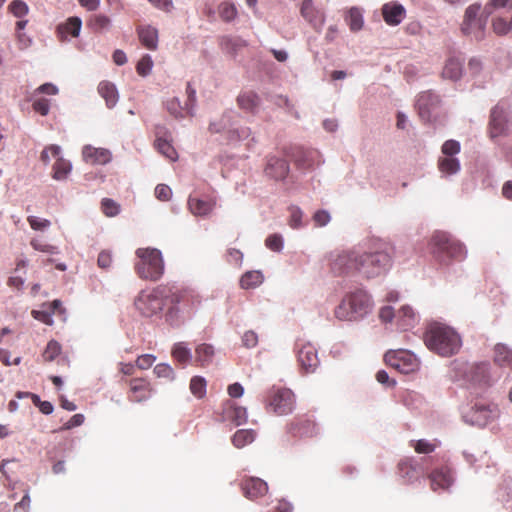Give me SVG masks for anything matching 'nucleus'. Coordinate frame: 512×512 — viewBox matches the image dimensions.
<instances>
[{"instance_id":"obj_9","label":"nucleus","mask_w":512,"mask_h":512,"mask_svg":"<svg viewBox=\"0 0 512 512\" xmlns=\"http://www.w3.org/2000/svg\"><path fill=\"white\" fill-rule=\"evenodd\" d=\"M384 360L387 365L402 374L414 372L419 367V361L416 356L403 349L388 351L384 356Z\"/></svg>"},{"instance_id":"obj_54","label":"nucleus","mask_w":512,"mask_h":512,"mask_svg":"<svg viewBox=\"0 0 512 512\" xmlns=\"http://www.w3.org/2000/svg\"><path fill=\"white\" fill-rule=\"evenodd\" d=\"M219 13L224 21L230 22L233 19H235L237 15V10L233 4L223 3L220 6Z\"/></svg>"},{"instance_id":"obj_6","label":"nucleus","mask_w":512,"mask_h":512,"mask_svg":"<svg viewBox=\"0 0 512 512\" xmlns=\"http://www.w3.org/2000/svg\"><path fill=\"white\" fill-rule=\"evenodd\" d=\"M462 419L465 423L485 427L499 416V410L496 404H486L483 402H475L461 409Z\"/></svg>"},{"instance_id":"obj_49","label":"nucleus","mask_w":512,"mask_h":512,"mask_svg":"<svg viewBox=\"0 0 512 512\" xmlns=\"http://www.w3.org/2000/svg\"><path fill=\"white\" fill-rule=\"evenodd\" d=\"M186 93H187V101L185 103V109L187 110V113L189 115L193 116L194 110L196 107L197 97H196V90L192 87V85L190 83H187Z\"/></svg>"},{"instance_id":"obj_21","label":"nucleus","mask_w":512,"mask_h":512,"mask_svg":"<svg viewBox=\"0 0 512 512\" xmlns=\"http://www.w3.org/2000/svg\"><path fill=\"white\" fill-rule=\"evenodd\" d=\"M430 458H421V462L414 460L413 458H408L399 463V473L402 478H406L407 480H412L416 478L418 475L424 473V463H426Z\"/></svg>"},{"instance_id":"obj_41","label":"nucleus","mask_w":512,"mask_h":512,"mask_svg":"<svg viewBox=\"0 0 512 512\" xmlns=\"http://www.w3.org/2000/svg\"><path fill=\"white\" fill-rule=\"evenodd\" d=\"M72 165L69 161L63 159L60 155L56 158L53 166V178L56 180H63L71 171Z\"/></svg>"},{"instance_id":"obj_53","label":"nucleus","mask_w":512,"mask_h":512,"mask_svg":"<svg viewBox=\"0 0 512 512\" xmlns=\"http://www.w3.org/2000/svg\"><path fill=\"white\" fill-rule=\"evenodd\" d=\"M101 205H102L103 213L108 217H114L120 211L119 205L114 200L109 199V198H104L102 200Z\"/></svg>"},{"instance_id":"obj_56","label":"nucleus","mask_w":512,"mask_h":512,"mask_svg":"<svg viewBox=\"0 0 512 512\" xmlns=\"http://www.w3.org/2000/svg\"><path fill=\"white\" fill-rule=\"evenodd\" d=\"M168 112L173 115L175 118L183 117L184 108L181 106L178 98H173L169 100L166 104Z\"/></svg>"},{"instance_id":"obj_15","label":"nucleus","mask_w":512,"mask_h":512,"mask_svg":"<svg viewBox=\"0 0 512 512\" xmlns=\"http://www.w3.org/2000/svg\"><path fill=\"white\" fill-rule=\"evenodd\" d=\"M463 369V377L475 384H486L489 380V364L486 362L481 363H461Z\"/></svg>"},{"instance_id":"obj_58","label":"nucleus","mask_w":512,"mask_h":512,"mask_svg":"<svg viewBox=\"0 0 512 512\" xmlns=\"http://www.w3.org/2000/svg\"><path fill=\"white\" fill-rule=\"evenodd\" d=\"M331 220L330 213L327 210H318L313 215V221L316 226L324 227Z\"/></svg>"},{"instance_id":"obj_27","label":"nucleus","mask_w":512,"mask_h":512,"mask_svg":"<svg viewBox=\"0 0 512 512\" xmlns=\"http://www.w3.org/2000/svg\"><path fill=\"white\" fill-rule=\"evenodd\" d=\"M214 202L199 198L189 197L188 207L195 216H207L214 208Z\"/></svg>"},{"instance_id":"obj_25","label":"nucleus","mask_w":512,"mask_h":512,"mask_svg":"<svg viewBox=\"0 0 512 512\" xmlns=\"http://www.w3.org/2000/svg\"><path fill=\"white\" fill-rule=\"evenodd\" d=\"M463 73V60L458 57H450L443 68L442 76L451 81H457Z\"/></svg>"},{"instance_id":"obj_51","label":"nucleus","mask_w":512,"mask_h":512,"mask_svg":"<svg viewBox=\"0 0 512 512\" xmlns=\"http://www.w3.org/2000/svg\"><path fill=\"white\" fill-rule=\"evenodd\" d=\"M303 212L299 207L292 206L290 208V220L289 225L293 229H298L304 226L303 221Z\"/></svg>"},{"instance_id":"obj_60","label":"nucleus","mask_w":512,"mask_h":512,"mask_svg":"<svg viewBox=\"0 0 512 512\" xmlns=\"http://www.w3.org/2000/svg\"><path fill=\"white\" fill-rule=\"evenodd\" d=\"M172 195V190L165 184H159L155 188V196L160 201H168Z\"/></svg>"},{"instance_id":"obj_23","label":"nucleus","mask_w":512,"mask_h":512,"mask_svg":"<svg viewBox=\"0 0 512 512\" xmlns=\"http://www.w3.org/2000/svg\"><path fill=\"white\" fill-rule=\"evenodd\" d=\"M398 325L404 329H410L419 322V315L409 305L400 308L396 315Z\"/></svg>"},{"instance_id":"obj_36","label":"nucleus","mask_w":512,"mask_h":512,"mask_svg":"<svg viewBox=\"0 0 512 512\" xmlns=\"http://www.w3.org/2000/svg\"><path fill=\"white\" fill-rule=\"evenodd\" d=\"M226 416L235 425L240 426L247 421V409L245 407L236 406L229 403V407L226 410Z\"/></svg>"},{"instance_id":"obj_4","label":"nucleus","mask_w":512,"mask_h":512,"mask_svg":"<svg viewBox=\"0 0 512 512\" xmlns=\"http://www.w3.org/2000/svg\"><path fill=\"white\" fill-rule=\"evenodd\" d=\"M431 253L440 262L448 259L461 260L466 256L465 246L449 233L436 231L430 240Z\"/></svg>"},{"instance_id":"obj_28","label":"nucleus","mask_w":512,"mask_h":512,"mask_svg":"<svg viewBox=\"0 0 512 512\" xmlns=\"http://www.w3.org/2000/svg\"><path fill=\"white\" fill-rule=\"evenodd\" d=\"M138 35L141 43L150 50H155L158 46V31L151 26L138 29Z\"/></svg>"},{"instance_id":"obj_61","label":"nucleus","mask_w":512,"mask_h":512,"mask_svg":"<svg viewBox=\"0 0 512 512\" xmlns=\"http://www.w3.org/2000/svg\"><path fill=\"white\" fill-rule=\"evenodd\" d=\"M156 357L152 354H143L139 356L136 360V365L139 369H148L155 362Z\"/></svg>"},{"instance_id":"obj_30","label":"nucleus","mask_w":512,"mask_h":512,"mask_svg":"<svg viewBox=\"0 0 512 512\" xmlns=\"http://www.w3.org/2000/svg\"><path fill=\"white\" fill-rule=\"evenodd\" d=\"M172 357L181 365L186 366L191 362L193 355L191 349L185 342H177L171 349Z\"/></svg>"},{"instance_id":"obj_55","label":"nucleus","mask_w":512,"mask_h":512,"mask_svg":"<svg viewBox=\"0 0 512 512\" xmlns=\"http://www.w3.org/2000/svg\"><path fill=\"white\" fill-rule=\"evenodd\" d=\"M27 221L33 230L43 231L50 227L51 222L48 219L39 218L36 216H29Z\"/></svg>"},{"instance_id":"obj_8","label":"nucleus","mask_w":512,"mask_h":512,"mask_svg":"<svg viewBox=\"0 0 512 512\" xmlns=\"http://www.w3.org/2000/svg\"><path fill=\"white\" fill-rule=\"evenodd\" d=\"M360 249L341 251L331 255L330 269L335 276L360 275Z\"/></svg>"},{"instance_id":"obj_1","label":"nucleus","mask_w":512,"mask_h":512,"mask_svg":"<svg viewBox=\"0 0 512 512\" xmlns=\"http://www.w3.org/2000/svg\"><path fill=\"white\" fill-rule=\"evenodd\" d=\"M393 247L386 242H374L369 249H360V276L374 279L386 274L392 266Z\"/></svg>"},{"instance_id":"obj_20","label":"nucleus","mask_w":512,"mask_h":512,"mask_svg":"<svg viewBox=\"0 0 512 512\" xmlns=\"http://www.w3.org/2000/svg\"><path fill=\"white\" fill-rule=\"evenodd\" d=\"M83 159L90 164L105 165L112 159L111 152L105 148L86 145L82 150Z\"/></svg>"},{"instance_id":"obj_34","label":"nucleus","mask_w":512,"mask_h":512,"mask_svg":"<svg viewBox=\"0 0 512 512\" xmlns=\"http://www.w3.org/2000/svg\"><path fill=\"white\" fill-rule=\"evenodd\" d=\"M494 361L502 367H509L512 369V350L502 344L495 346Z\"/></svg>"},{"instance_id":"obj_35","label":"nucleus","mask_w":512,"mask_h":512,"mask_svg":"<svg viewBox=\"0 0 512 512\" xmlns=\"http://www.w3.org/2000/svg\"><path fill=\"white\" fill-rule=\"evenodd\" d=\"M346 22L352 32L360 31L364 26L362 10L358 7H352L348 12Z\"/></svg>"},{"instance_id":"obj_64","label":"nucleus","mask_w":512,"mask_h":512,"mask_svg":"<svg viewBox=\"0 0 512 512\" xmlns=\"http://www.w3.org/2000/svg\"><path fill=\"white\" fill-rule=\"evenodd\" d=\"M394 309L391 306H384L379 311V318L382 322L388 323L391 322L394 318H396Z\"/></svg>"},{"instance_id":"obj_14","label":"nucleus","mask_w":512,"mask_h":512,"mask_svg":"<svg viewBox=\"0 0 512 512\" xmlns=\"http://www.w3.org/2000/svg\"><path fill=\"white\" fill-rule=\"evenodd\" d=\"M508 128L507 109L504 104L498 103L491 110L489 134L491 138L502 136Z\"/></svg>"},{"instance_id":"obj_38","label":"nucleus","mask_w":512,"mask_h":512,"mask_svg":"<svg viewBox=\"0 0 512 512\" xmlns=\"http://www.w3.org/2000/svg\"><path fill=\"white\" fill-rule=\"evenodd\" d=\"M263 282V275L260 271H248L240 279V286L243 289H251Z\"/></svg>"},{"instance_id":"obj_5","label":"nucleus","mask_w":512,"mask_h":512,"mask_svg":"<svg viewBox=\"0 0 512 512\" xmlns=\"http://www.w3.org/2000/svg\"><path fill=\"white\" fill-rule=\"evenodd\" d=\"M139 261L135 268L138 275L147 280L156 281L164 273V261L160 250L155 248H139L136 251Z\"/></svg>"},{"instance_id":"obj_2","label":"nucleus","mask_w":512,"mask_h":512,"mask_svg":"<svg viewBox=\"0 0 512 512\" xmlns=\"http://www.w3.org/2000/svg\"><path fill=\"white\" fill-rule=\"evenodd\" d=\"M423 340L429 350L443 357L456 354L462 346L460 335L452 327L439 322L427 326Z\"/></svg>"},{"instance_id":"obj_33","label":"nucleus","mask_w":512,"mask_h":512,"mask_svg":"<svg viewBox=\"0 0 512 512\" xmlns=\"http://www.w3.org/2000/svg\"><path fill=\"white\" fill-rule=\"evenodd\" d=\"M438 168L445 176L455 175L460 171L461 165L457 157H440Z\"/></svg>"},{"instance_id":"obj_3","label":"nucleus","mask_w":512,"mask_h":512,"mask_svg":"<svg viewBox=\"0 0 512 512\" xmlns=\"http://www.w3.org/2000/svg\"><path fill=\"white\" fill-rule=\"evenodd\" d=\"M372 299L363 289L347 293L335 307L334 316L340 321H360L372 310Z\"/></svg>"},{"instance_id":"obj_7","label":"nucleus","mask_w":512,"mask_h":512,"mask_svg":"<svg viewBox=\"0 0 512 512\" xmlns=\"http://www.w3.org/2000/svg\"><path fill=\"white\" fill-rule=\"evenodd\" d=\"M239 114L234 110H227L223 113L219 120L210 123L209 129L214 133H227L230 141H239L249 138L251 130L248 127L237 126Z\"/></svg>"},{"instance_id":"obj_46","label":"nucleus","mask_w":512,"mask_h":512,"mask_svg":"<svg viewBox=\"0 0 512 512\" xmlns=\"http://www.w3.org/2000/svg\"><path fill=\"white\" fill-rule=\"evenodd\" d=\"M153 68V60L150 55H144L137 63L136 70L140 76H147Z\"/></svg>"},{"instance_id":"obj_42","label":"nucleus","mask_w":512,"mask_h":512,"mask_svg":"<svg viewBox=\"0 0 512 512\" xmlns=\"http://www.w3.org/2000/svg\"><path fill=\"white\" fill-rule=\"evenodd\" d=\"M89 25L95 32H104L111 27V20L106 15L98 14L91 18Z\"/></svg>"},{"instance_id":"obj_39","label":"nucleus","mask_w":512,"mask_h":512,"mask_svg":"<svg viewBox=\"0 0 512 512\" xmlns=\"http://www.w3.org/2000/svg\"><path fill=\"white\" fill-rule=\"evenodd\" d=\"M155 148L159 153L168 158L169 160L175 161L178 158L177 152L170 143V138L156 139L154 143Z\"/></svg>"},{"instance_id":"obj_63","label":"nucleus","mask_w":512,"mask_h":512,"mask_svg":"<svg viewBox=\"0 0 512 512\" xmlns=\"http://www.w3.org/2000/svg\"><path fill=\"white\" fill-rule=\"evenodd\" d=\"M33 109L43 116L47 115L50 110L49 100L45 98L35 100L33 103Z\"/></svg>"},{"instance_id":"obj_37","label":"nucleus","mask_w":512,"mask_h":512,"mask_svg":"<svg viewBox=\"0 0 512 512\" xmlns=\"http://www.w3.org/2000/svg\"><path fill=\"white\" fill-rule=\"evenodd\" d=\"M82 28V20L79 17H70L63 24L58 26L60 34H70L72 37H78Z\"/></svg>"},{"instance_id":"obj_29","label":"nucleus","mask_w":512,"mask_h":512,"mask_svg":"<svg viewBox=\"0 0 512 512\" xmlns=\"http://www.w3.org/2000/svg\"><path fill=\"white\" fill-rule=\"evenodd\" d=\"M98 92L105 100L108 108H113L118 102V92L114 84L103 81L98 85Z\"/></svg>"},{"instance_id":"obj_16","label":"nucleus","mask_w":512,"mask_h":512,"mask_svg":"<svg viewBox=\"0 0 512 512\" xmlns=\"http://www.w3.org/2000/svg\"><path fill=\"white\" fill-rule=\"evenodd\" d=\"M301 15L317 32L322 30L325 23V14L321 9L314 7L313 0H303L301 6Z\"/></svg>"},{"instance_id":"obj_48","label":"nucleus","mask_w":512,"mask_h":512,"mask_svg":"<svg viewBox=\"0 0 512 512\" xmlns=\"http://www.w3.org/2000/svg\"><path fill=\"white\" fill-rule=\"evenodd\" d=\"M460 143L456 140H447L443 143L441 151L443 157H455L460 152Z\"/></svg>"},{"instance_id":"obj_13","label":"nucleus","mask_w":512,"mask_h":512,"mask_svg":"<svg viewBox=\"0 0 512 512\" xmlns=\"http://www.w3.org/2000/svg\"><path fill=\"white\" fill-rule=\"evenodd\" d=\"M269 404L277 415H287L294 409L295 397L290 389H278L271 396Z\"/></svg>"},{"instance_id":"obj_24","label":"nucleus","mask_w":512,"mask_h":512,"mask_svg":"<svg viewBox=\"0 0 512 512\" xmlns=\"http://www.w3.org/2000/svg\"><path fill=\"white\" fill-rule=\"evenodd\" d=\"M149 383L144 379H133L130 382L131 396L133 402H142L150 397Z\"/></svg>"},{"instance_id":"obj_31","label":"nucleus","mask_w":512,"mask_h":512,"mask_svg":"<svg viewBox=\"0 0 512 512\" xmlns=\"http://www.w3.org/2000/svg\"><path fill=\"white\" fill-rule=\"evenodd\" d=\"M237 102L241 109L253 113L260 104V98L255 92L247 91L238 96Z\"/></svg>"},{"instance_id":"obj_26","label":"nucleus","mask_w":512,"mask_h":512,"mask_svg":"<svg viewBox=\"0 0 512 512\" xmlns=\"http://www.w3.org/2000/svg\"><path fill=\"white\" fill-rule=\"evenodd\" d=\"M215 355L213 345L208 343H201L195 347V361L202 367L212 363Z\"/></svg>"},{"instance_id":"obj_12","label":"nucleus","mask_w":512,"mask_h":512,"mask_svg":"<svg viewBox=\"0 0 512 512\" xmlns=\"http://www.w3.org/2000/svg\"><path fill=\"white\" fill-rule=\"evenodd\" d=\"M298 362L301 368L307 372L312 373L319 365L318 353L316 348L309 342L296 343Z\"/></svg>"},{"instance_id":"obj_17","label":"nucleus","mask_w":512,"mask_h":512,"mask_svg":"<svg viewBox=\"0 0 512 512\" xmlns=\"http://www.w3.org/2000/svg\"><path fill=\"white\" fill-rule=\"evenodd\" d=\"M265 174L275 180H283L289 173V165L283 158L269 156L264 169Z\"/></svg>"},{"instance_id":"obj_62","label":"nucleus","mask_w":512,"mask_h":512,"mask_svg":"<svg viewBox=\"0 0 512 512\" xmlns=\"http://www.w3.org/2000/svg\"><path fill=\"white\" fill-rule=\"evenodd\" d=\"M242 343L247 348H254L258 343L257 334L252 330L246 331L242 336Z\"/></svg>"},{"instance_id":"obj_22","label":"nucleus","mask_w":512,"mask_h":512,"mask_svg":"<svg viewBox=\"0 0 512 512\" xmlns=\"http://www.w3.org/2000/svg\"><path fill=\"white\" fill-rule=\"evenodd\" d=\"M242 490L245 497L253 500L265 495L268 491V485L258 477H250L242 483Z\"/></svg>"},{"instance_id":"obj_59","label":"nucleus","mask_w":512,"mask_h":512,"mask_svg":"<svg viewBox=\"0 0 512 512\" xmlns=\"http://www.w3.org/2000/svg\"><path fill=\"white\" fill-rule=\"evenodd\" d=\"M484 13H485L484 17H478V19L476 21H473L472 33L473 32L481 33L484 30V28L486 26L487 18L491 14V10H489L488 5L485 6Z\"/></svg>"},{"instance_id":"obj_40","label":"nucleus","mask_w":512,"mask_h":512,"mask_svg":"<svg viewBox=\"0 0 512 512\" xmlns=\"http://www.w3.org/2000/svg\"><path fill=\"white\" fill-rule=\"evenodd\" d=\"M255 435V431L252 429H241L234 434L232 442L235 447L242 448L252 443L255 439Z\"/></svg>"},{"instance_id":"obj_32","label":"nucleus","mask_w":512,"mask_h":512,"mask_svg":"<svg viewBox=\"0 0 512 512\" xmlns=\"http://www.w3.org/2000/svg\"><path fill=\"white\" fill-rule=\"evenodd\" d=\"M481 6L480 4H472L466 8L464 20L462 23V32L466 35L472 33L473 21H476L479 16Z\"/></svg>"},{"instance_id":"obj_11","label":"nucleus","mask_w":512,"mask_h":512,"mask_svg":"<svg viewBox=\"0 0 512 512\" xmlns=\"http://www.w3.org/2000/svg\"><path fill=\"white\" fill-rule=\"evenodd\" d=\"M134 304L143 316L152 317L163 309L164 300L157 291H142Z\"/></svg>"},{"instance_id":"obj_44","label":"nucleus","mask_w":512,"mask_h":512,"mask_svg":"<svg viewBox=\"0 0 512 512\" xmlns=\"http://www.w3.org/2000/svg\"><path fill=\"white\" fill-rule=\"evenodd\" d=\"M191 393L197 398H202L206 394V380L200 376H194L190 381Z\"/></svg>"},{"instance_id":"obj_10","label":"nucleus","mask_w":512,"mask_h":512,"mask_svg":"<svg viewBox=\"0 0 512 512\" xmlns=\"http://www.w3.org/2000/svg\"><path fill=\"white\" fill-rule=\"evenodd\" d=\"M416 107L421 119L425 122H430L438 116L441 99L434 92L425 91L418 96Z\"/></svg>"},{"instance_id":"obj_52","label":"nucleus","mask_w":512,"mask_h":512,"mask_svg":"<svg viewBox=\"0 0 512 512\" xmlns=\"http://www.w3.org/2000/svg\"><path fill=\"white\" fill-rule=\"evenodd\" d=\"M268 249L274 252H280L283 249V238L279 234H272L265 240Z\"/></svg>"},{"instance_id":"obj_47","label":"nucleus","mask_w":512,"mask_h":512,"mask_svg":"<svg viewBox=\"0 0 512 512\" xmlns=\"http://www.w3.org/2000/svg\"><path fill=\"white\" fill-rule=\"evenodd\" d=\"M60 352V344L55 340H51L48 342L46 349L43 352V358L45 361L51 362L60 354Z\"/></svg>"},{"instance_id":"obj_18","label":"nucleus","mask_w":512,"mask_h":512,"mask_svg":"<svg viewBox=\"0 0 512 512\" xmlns=\"http://www.w3.org/2000/svg\"><path fill=\"white\" fill-rule=\"evenodd\" d=\"M429 479L433 491H446L454 482L452 472L447 467L435 469L429 474Z\"/></svg>"},{"instance_id":"obj_45","label":"nucleus","mask_w":512,"mask_h":512,"mask_svg":"<svg viewBox=\"0 0 512 512\" xmlns=\"http://www.w3.org/2000/svg\"><path fill=\"white\" fill-rule=\"evenodd\" d=\"M154 374L158 378H165L169 381H173L175 379V371L171 365L167 363H159L154 367Z\"/></svg>"},{"instance_id":"obj_43","label":"nucleus","mask_w":512,"mask_h":512,"mask_svg":"<svg viewBox=\"0 0 512 512\" xmlns=\"http://www.w3.org/2000/svg\"><path fill=\"white\" fill-rule=\"evenodd\" d=\"M410 445L419 454H430L434 452L437 447L435 442L428 441L426 439L412 440Z\"/></svg>"},{"instance_id":"obj_50","label":"nucleus","mask_w":512,"mask_h":512,"mask_svg":"<svg viewBox=\"0 0 512 512\" xmlns=\"http://www.w3.org/2000/svg\"><path fill=\"white\" fill-rule=\"evenodd\" d=\"M10 12L17 18H22L29 12L28 5L22 0H14L9 4Z\"/></svg>"},{"instance_id":"obj_19","label":"nucleus","mask_w":512,"mask_h":512,"mask_svg":"<svg viewBox=\"0 0 512 512\" xmlns=\"http://www.w3.org/2000/svg\"><path fill=\"white\" fill-rule=\"evenodd\" d=\"M381 10L384 21L390 26L399 25L406 15L404 6L397 2L385 3Z\"/></svg>"},{"instance_id":"obj_57","label":"nucleus","mask_w":512,"mask_h":512,"mask_svg":"<svg viewBox=\"0 0 512 512\" xmlns=\"http://www.w3.org/2000/svg\"><path fill=\"white\" fill-rule=\"evenodd\" d=\"M50 153L53 157L57 158L61 153V147L58 145H50L41 152V161L46 165L50 162Z\"/></svg>"}]
</instances>
